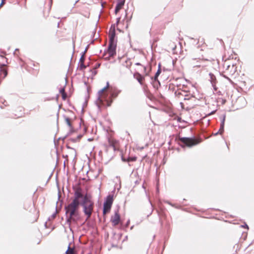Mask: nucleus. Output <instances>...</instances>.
<instances>
[{"mask_svg":"<svg viewBox=\"0 0 254 254\" xmlns=\"http://www.w3.org/2000/svg\"><path fill=\"white\" fill-rule=\"evenodd\" d=\"M120 19H121V18H120V17H119V18H118L117 19V24H119V22H120Z\"/></svg>","mask_w":254,"mask_h":254,"instance_id":"nucleus-24","label":"nucleus"},{"mask_svg":"<svg viewBox=\"0 0 254 254\" xmlns=\"http://www.w3.org/2000/svg\"><path fill=\"white\" fill-rule=\"evenodd\" d=\"M5 3V0H1V3L0 4V8L4 5Z\"/></svg>","mask_w":254,"mask_h":254,"instance_id":"nucleus-23","label":"nucleus"},{"mask_svg":"<svg viewBox=\"0 0 254 254\" xmlns=\"http://www.w3.org/2000/svg\"><path fill=\"white\" fill-rule=\"evenodd\" d=\"M110 221L113 226L119 225L121 222V217L119 211H116L113 215L111 216Z\"/></svg>","mask_w":254,"mask_h":254,"instance_id":"nucleus-8","label":"nucleus"},{"mask_svg":"<svg viewBox=\"0 0 254 254\" xmlns=\"http://www.w3.org/2000/svg\"><path fill=\"white\" fill-rule=\"evenodd\" d=\"M113 202V196L111 195H109L107 197L106 199L104 204L112 206Z\"/></svg>","mask_w":254,"mask_h":254,"instance_id":"nucleus-12","label":"nucleus"},{"mask_svg":"<svg viewBox=\"0 0 254 254\" xmlns=\"http://www.w3.org/2000/svg\"><path fill=\"white\" fill-rule=\"evenodd\" d=\"M125 0H118V2L115 8V13L117 14L121 9L123 8L125 4Z\"/></svg>","mask_w":254,"mask_h":254,"instance_id":"nucleus-11","label":"nucleus"},{"mask_svg":"<svg viewBox=\"0 0 254 254\" xmlns=\"http://www.w3.org/2000/svg\"><path fill=\"white\" fill-rule=\"evenodd\" d=\"M179 140L188 147L196 145L201 142V139L189 137H179Z\"/></svg>","mask_w":254,"mask_h":254,"instance_id":"nucleus-6","label":"nucleus"},{"mask_svg":"<svg viewBox=\"0 0 254 254\" xmlns=\"http://www.w3.org/2000/svg\"><path fill=\"white\" fill-rule=\"evenodd\" d=\"M108 143L110 146L112 147L114 150L119 149L120 143L119 142L113 137H109L108 138Z\"/></svg>","mask_w":254,"mask_h":254,"instance_id":"nucleus-9","label":"nucleus"},{"mask_svg":"<svg viewBox=\"0 0 254 254\" xmlns=\"http://www.w3.org/2000/svg\"><path fill=\"white\" fill-rule=\"evenodd\" d=\"M112 206L104 204L103 206V214L105 215L106 213L109 212L110 211Z\"/></svg>","mask_w":254,"mask_h":254,"instance_id":"nucleus-14","label":"nucleus"},{"mask_svg":"<svg viewBox=\"0 0 254 254\" xmlns=\"http://www.w3.org/2000/svg\"><path fill=\"white\" fill-rule=\"evenodd\" d=\"M60 92L62 95V98L63 100H65L67 98V95L65 92V89L64 88H62L60 89Z\"/></svg>","mask_w":254,"mask_h":254,"instance_id":"nucleus-15","label":"nucleus"},{"mask_svg":"<svg viewBox=\"0 0 254 254\" xmlns=\"http://www.w3.org/2000/svg\"><path fill=\"white\" fill-rule=\"evenodd\" d=\"M161 72V68L159 67L157 70V71L156 72L155 76H154V79L155 81H157V79H158V76L160 75V73Z\"/></svg>","mask_w":254,"mask_h":254,"instance_id":"nucleus-18","label":"nucleus"},{"mask_svg":"<svg viewBox=\"0 0 254 254\" xmlns=\"http://www.w3.org/2000/svg\"><path fill=\"white\" fill-rule=\"evenodd\" d=\"M84 57L83 55H82L81 56V57L80 58L79 63H84Z\"/></svg>","mask_w":254,"mask_h":254,"instance_id":"nucleus-21","label":"nucleus"},{"mask_svg":"<svg viewBox=\"0 0 254 254\" xmlns=\"http://www.w3.org/2000/svg\"><path fill=\"white\" fill-rule=\"evenodd\" d=\"M127 13L126 12L125 17H127Z\"/></svg>","mask_w":254,"mask_h":254,"instance_id":"nucleus-30","label":"nucleus"},{"mask_svg":"<svg viewBox=\"0 0 254 254\" xmlns=\"http://www.w3.org/2000/svg\"><path fill=\"white\" fill-rule=\"evenodd\" d=\"M79 67L81 69H83L86 67L84 65V63H79Z\"/></svg>","mask_w":254,"mask_h":254,"instance_id":"nucleus-20","label":"nucleus"},{"mask_svg":"<svg viewBox=\"0 0 254 254\" xmlns=\"http://www.w3.org/2000/svg\"><path fill=\"white\" fill-rule=\"evenodd\" d=\"M66 254H76L74 248L68 247V249L66 251Z\"/></svg>","mask_w":254,"mask_h":254,"instance_id":"nucleus-16","label":"nucleus"},{"mask_svg":"<svg viewBox=\"0 0 254 254\" xmlns=\"http://www.w3.org/2000/svg\"><path fill=\"white\" fill-rule=\"evenodd\" d=\"M81 137H82V135H79L76 138H70V140L71 141H72L73 142H76L77 141H79Z\"/></svg>","mask_w":254,"mask_h":254,"instance_id":"nucleus-19","label":"nucleus"},{"mask_svg":"<svg viewBox=\"0 0 254 254\" xmlns=\"http://www.w3.org/2000/svg\"><path fill=\"white\" fill-rule=\"evenodd\" d=\"M199 60H201V59H202V58H199Z\"/></svg>","mask_w":254,"mask_h":254,"instance_id":"nucleus-32","label":"nucleus"},{"mask_svg":"<svg viewBox=\"0 0 254 254\" xmlns=\"http://www.w3.org/2000/svg\"><path fill=\"white\" fill-rule=\"evenodd\" d=\"M228 68L230 67V65H227Z\"/></svg>","mask_w":254,"mask_h":254,"instance_id":"nucleus-29","label":"nucleus"},{"mask_svg":"<svg viewBox=\"0 0 254 254\" xmlns=\"http://www.w3.org/2000/svg\"><path fill=\"white\" fill-rule=\"evenodd\" d=\"M115 25H114L111 26L109 30V45L106 53L104 55L105 59H109L110 57H114L116 54V42L115 40Z\"/></svg>","mask_w":254,"mask_h":254,"instance_id":"nucleus-3","label":"nucleus"},{"mask_svg":"<svg viewBox=\"0 0 254 254\" xmlns=\"http://www.w3.org/2000/svg\"><path fill=\"white\" fill-rule=\"evenodd\" d=\"M144 70H146V67L145 66L144 67Z\"/></svg>","mask_w":254,"mask_h":254,"instance_id":"nucleus-31","label":"nucleus"},{"mask_svg":"<svg viewBox=\"0 0 254 254\" xmlns=\"http://www.w3.org/2000/svg\"><path fill=\"white\" fill-rule=\"evenodd\" d=\"M218 134H219V131H218L217 132L215 133L214 134V135H217Z\"/></svg>","mask_w":254,"mask_h":254,"instance_id":"nucleus-25","label":"nucleus"},{"mask_svg":"<svg viewBox=\"0 0 254 254\" xmlns=\"http://www.w3.org/2000/svg\"><path fill=\"white\" fill-rule=\"evenodd\" d=\"M4 73H5V75H6V74H7L6 71L5 70H4Z\"/></svg>","mask_w":254,"mask_h":254,"instance_id":"nucleus-27","label":"nucleus"},{"mask_svg":"<svg viewBox=\"0 0 254 254\" xmlns=\"http://www.w3.org/2000/svg\"><path fill=\"white\" fill-rule=\"evenodd\" d=\"M134 77L138 81L141 85L144 84L145 78L143 76L141 75L140 73L136 72L134 74Z\"/></svg>","mask_w":254,"mask_h":254,"instance_id":"nucleus-10","label":"nucleus"},{"mask_svg":"<svg viewBox=\"0 0 254 254\" xmlns=\"http://www.w3.org/2000/svg\"><path fill=\"white\" fill-rule=\"evenodd\" d=\"M135 64H136V65H140V64H139V63H136Z\"/></svg>","mask_w":254,"mask_h":254,"instance_id":"nucleus-28","label":"nucleus"},{"mask_svg":"<svg viewBox=\"0 0 254 254\" xmlns=\"http://www.w3.org/2000/svg\"><path fill=\"white\" fill-rule=\"evenodd\" d=\"M64 121L65 124L68 126V127L71 129L72 126V120L68 117H64Z\"/></svg>","mask_w":254,"mask_h":254,"instance_id":"nucleus-13","label":"nucleus"},{"mask_svg":"<svg viewBox=\"0 0 254 254\" xmlns=\"http://www.w3.org/2000/svg\"><path fill=\"white\" fill-rule=\"evenodd\" d=\"M83 202L82 203L83 212L86 216V220L89 219L92 215L94 208V202L91 200L90 195H83Z\"/></svg>","mask_w":254,"mask_h":254,"instance_id":"nucleus-4","label":"nucleus"},{"mask_svg":"<svg viewBox=\"0 0 254 254\" xmlns=\"http://www.w3.org/2000/svg\"><path fill=\"white\" fill-rule=\"evenodd\" d=\"M120 91L117 88H109V83L99 91L97 103L99 108L109 107L114 99L117 97Z\"/></svg>","mask_w":254,"mask_h":254,"instance_id":"nucleus-2","label":"nucleus"},{"mask_svg":"<svg viewBox=\"0 0 254 254\" xmlns=\"http://www.w3.org/2000/svg\"><path fill=\"white\" fill-rule=\"evenodd\" d=\"M179 89L176 90L175 92V96L180 101H181L182 99L184 100V98H185V97L187 96L189 94H188L187 91L185 89V87H178Z\"/></svg>","mask_w":254,"mask_h":254,"instance_id":"nucleus-7","label":"nucleus"},{"mask_svg":"<svg viewBox=\"0 0 254 254\" xmlns=\"http://www.w3.org/2000/svg\"><path fill=\"white\" fill-rule=\"evenodd\" d=\"M196 101L197 99L194 96L189 94L184 98L183 101L180 102V105L182 109L190 110L196 105Z\"/></svg>","mask_w":254,"mask_h":254,"instance_id":"nucleus-5","label":"nucleus"},{"mask_svg":"<svg viewBox=\"0 0 254 254\" xmlns=\"http://www.w3.org/2000/svg\"><path fill=\"white\" fill-rule=\"evenodd\" d=\"M88 140H89V141H92V140H93V139H90V138H89V139H88Z\"/></svg>","mask_w":254,"mask_h":254,"instance_id":"nucleus-26","label":"nucleus"},{"mask_svg":"<svg viewBox=\"0 0 254 254\" xmlns=\"http://www.w3.org/2000/svg\"><path fill=\"white\" fill-rule=\"evenodd\" d=\"M224 123H225V119H223V121L221 122L220 127L218 131L219 134H222L224 132Z\"/></svg>","mask_w":254,"mask_h":254,"instance_id":"nucleus-17","label":"nucleus"},{"mask_svg":"<svg viewBox=\"0 0 254 254\" xmlns=\"http://www.w3.org/2000/svg\"><path fill=\"white\" fill-rule=\"evenodd\" d=\"M74 196L71 201L65 207L67 221L70 223L76 222L79 217L80 199L82 198V190L79 186L73 188Z\"/></svg>","mask_w":254,"mask_h":254,"instance_id":"nucleus-1","label":"nucleus"},{"mask_svg":"<svg viewBox=\"0 0 254 254\" xmlns=\"http://www.w3.org/2000/svg\"><path fill=\"white\" fill-rule=\"evenodd\" d=\"M20 112H21V114H20L18 116V117H21L22 116V114H23V109L22 108H20Z\"/></svg>","mask_w":254,"mask_h":254,"instance_id":"nucleus-22","label":"nucleus"}]
</instances>
